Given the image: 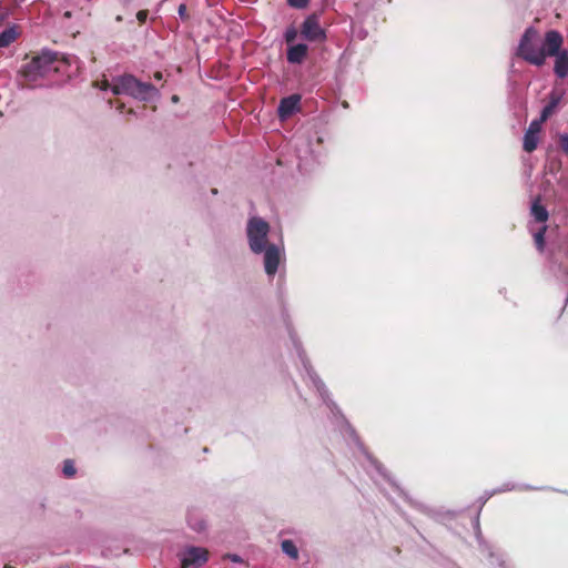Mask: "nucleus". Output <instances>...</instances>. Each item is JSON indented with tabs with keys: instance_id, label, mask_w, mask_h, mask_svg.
Masks as SVG:
<instances>
[{
	"instance_id": "5",
	"label": "nucleus",
	"mask_w": 568,
	"mask_h": 568,
	"mask_svg": "<svg viewBox=\"0 0 568 568\" xmlns=\"http://www.w3.org/2000/svg\"><path fill=\"white\" fill-rule=\"evenodd\" d=\"M268 224L262 219L253 217L247 225V236L251 248H264Z\"/></svg>"
},
{
	"instance_id": "7",
	"label": "nucleus",
	"mask_w": 568,
	"mask_h": 568,
	"mask_svg": "<svg viewBox=\"0 0 568 568\" xmlns=\"http://www.w3.org/2000/svg\"><path fill=\"white\" fill-rule=\"evenodd\" d=\"M302 36L308 41H320L325 38V32L321 28L318 19L315 16H310L302 24Z\"/></svg>"
},
{
	"instance_id": "21",
	"label": "nucleus",
	"mask_w": 568,
	"mask_h": 568,
	"mask_svg": "<svg viewBox=\"0 0 568 568\" xmlns=\"http://www.w3.org/2000/svg\"><path fill=\"white\" fill-rule=\"evenodd\" d=\"M559 139L561 149L568 154V134H561Z\"/></svg>"
},
{
	"instance_id": "20",
	"label": "nucleus",
	"mask_w": 568,
	"mask_h": 568,
	"mask_svg": "<svg viewBox=\"0 0 568 568\" xmlns=\"http://www.w3.org/2000/svg\"><path fill=\"white\" fill-rule=\"evenodd\" d=\"M554 106H555V103H552V104H550V105H547V106L542 110L541 115H540V120H541L542 122H545V121L548 119V116L551 114Z\"/></svg>"
},
{
	"instance_id": "8",
	"label": "nucleus",
	"mask_w": 568,
	"mask_h": 568,
	"mask_svg": "<svg viewBox=\"0 0 568 568\" xmlns=\"http://www.w3.org/2000/svg\"><path fill=\"white\" fill-rule=\"evenodd\" d=\"M301 97L297 94L284 98L278 105L280 118L284 120L292 115L298 109Z\"/></svg>"
},
{
	"instance_id": "22",
	"label": "nucleus",
	"mask_w": 568,
	"mask_h": 568,
	"mask_svg": "<svg viewBox=\"0 0 568 568\" xmlns=\"http://www.w3.org/2000/svg\"><path fill=\"white\" fill-rule=\"evenodd\" d=\"M226 557H227L229 559H231L232 561H234V562H241V561H242L241 557H240V556H237V555H231V554H229Z\"/></svg>"
},
{
	"instance_id": "1",
	"label": "nucleus",
	"mask_w": 568,
	"mask_h": 568,
	"mask_svg": "<svg viewBox=\"0 0 568 568\" xmlns=\"http://www.w3.org/2000/svg\"><path fill=\"white\" fill-rule=\"evenodd\" d=\"M99 87L101 90L110 88L115 95L128 94L139 100H146L156 93L153 85L140 82L132 75L120 77L111 85L108 80H103Z\"/></svg>"
},
{
	"instance_id": "19",
	"label": "nucleus",
	"mask_w": 568,
	"mask_h": 568,
	"mask_svg": "<svg viewBox=\"0 0 568 568\" xmlns=\"http://www.w3.org/2000/svg\"><path fill=\"white\" fill-rule=\"evenodd\" d=\"M546 231V226H542L540 230H538L535 234V241L538 246L544 245V232Z\"/></svg>"
},
{
	"instance_id": "14",
	"label": "nucleus",
	"mask_w": 568,
	"mask_h": 568,
	"mask_svg": "<svg viewBox=\"0 0 568 568\" xmlns=\"http://www.w3.org/2000/svg\"><path fill=\"white\" fill-rule=\"evenodd\" d=\"M538 144V134L525 133L524 150L528 153L532 152Z\"/></svg>"
},
{
	"instance_id": "6",
	"label": "nucleus",
	"mask_w": 568,
	"mask_h": 568,
	"mask_svg": "<svg viewBox=\"0 0 568 568\" xmlns=\"http://www.w3.org/2000/svg\"><path fill=\"white\" fill-rule=\"evenodd\" d=\"M209 560V550L202 547H189L185 549L181 566L182 568H199L205 565Z\"/></svg>"
},
{
	"instance_id": "10",
	"label": "nucleus",
	"mask_w": 568,
	"mask_h": 568,
	"mask_svg": "<svg viewBox=\"0 0 568 568\" xmlns=\"http://www.w3.org/2000/svg\"><path fill=\"white\" fill-rule=\"evenodd\" d=\"M307 54V45L306 44H295L291 45L287 50V60L291 63H301Z\"/></svg>"
},
{
	"instance_id": "25",
	"label": "nucleus",
	"mask_w": 568,
	"mask_h": 568,
	"mask_svg": "<svg viewBox=\"0 0 568 568\" xmlns=\"http://www.w3.org/2000/svg\"><path fill=\"white\" fill-rule=\"evenodd\" d=\"M172 100H173L174 102H176V101H178V97H176V95H173Z\"/></svg>"
},
{
	"instance_id": "16",
	"label": "nucleus",
	"mask_w": 568,
	"mask_h": 568,
	"mask_svg": "<svg viewBox=\"0 0 568 568\" xmlns=\"http://www.w3.org/2000/svg\"><path fill=\"white\" fill-rule=\"evenodd\" d=\"M542 121L540 119L534 120L530 124L526 133L539 134L542 125Z\"/></svg>"
},
{
	"instance_id": "4",
	"label": "nucleus",
	"mask_w": 568,
	"mask_h": 568,
	"mask_svg": "<svg viewBox=\"0 0 568 568\" xmlns=\"http://www.w3.org/2000/svg\"><path fill=\"white\" fill-rule=\"evenodd\" d=\"M58 57L55 53L50 51H43L40 55L34 57L24 67V74L30 80H37L39 77H43L50 72H57Z\"/></svg>"
},
{
	"instance_id": "2",
	"label": "nucleus",
	"mask_w": 568,
	"mask_h": 568,
	"mask_svg": "<svg viewBox=\"0 0 568 568\" xmlns=\"http://www.w3.org/2000/svg\"><path fill=\"white\" fill-rule=\"evenodd\" d=\"M516 54L532 65L541 67L545 64L547 48L545 41L539 47V33L535 28L530 27L525 30Z\"/></svg>"
},
{
	"instance_id": "15",
	"label": "nucleus",
	"mask_w": 568,
	"mask_h": 568,
	"mask_svg": "<svg viewBox=\"0 0 568 568\" xmlns=\"http://www.w3.org/2000/svg\"><path fill=\"white\" fill-rule=\"evenodd\" d=\"M77 473L73 462L71 459L64 460L63 464V474L65 477H72Z\"/></svg>"
},
{
	"instance_id": "11",
	"label": "nucleus",
	"mask_w": 568,
	"mask_h": 568,
	"mask_svg": "<svg viewBox=\"0 0 568 568\" xmlns=\"http://www.w3.org/2000/svg\"><path fill=\"white\" fill-rule=\"evenodd\" d=\"M531 215L535 221L539 223H545L548 220V212L545 206L540 205L538 202H535L531 206Z\"/></svg>"
},
{
	"instance_id": "18",
	"label": "nucleus",
	"mask_w": 568,
	"mask_h": 568,
	"mask_svg": "<svg viewBox=\"0 0 568 568\" xmlns=\"http://www.w3.org/2000/svg\"><path fill=\"white\" fill-rule=\"evenodd\" d=\"M310 0H287L288 4L296 9L306 8Z\"/></svg>"
},
{
	"instance_id": "17",
	"label": "nucleus",
	"mask_w": 568,
	"mask_h": 568,
	"mask_svg": "<svg viewBox=\"0 0 568 568\" xmlns=\"http://www.w3.org/2000/svg\"><path fill=\"white\" fill-rule=\"evenodd\" d=\"M297 37V30L294 27H291L285 32V40L287 43L294 42Z\"/></svg>"
},
{
	"instance_id": "9",
	"label": "nucleus",
	"mask_w": 568,
	"mask_h": 568,
	"mask_svg": "<svg viewBox=\"0 0 568 568\" xmlns=\"http://www.w3.org/2000/svg\"><path fill=\"white\" fill-rule=\"evenodd\" d=\"M280 253L281 251H265L264 265L268 275H274L277 272L281 262Z\"/></svg>"
},
{
	"instance_id": "3",
	"label": "nucleus",
	"mask_w": 568,
	"mask_h": 568,
	"mask_svg": "<svg viewBox=\"0 0 568 568\" xmlns=\"http://www.w3.org/2000/svg\"><path fill=\"white\" fill-rule=\"evenodd\" d=\"M564 38L557 30H549L545 34L547 58L555 57L554 71L556 75L564 79L568 75V51L561 50Z\"/></svg>"
},
{
	"instance_id": "23",
	"label": "nucleus",
	"mask_w": 568,
	"mask_h": 568,
	"mask_svg": "<svg viewBox=\"0 0 568 568\" xmlns=\"http://www.w3.org/2000/svg\"><path fill=\"white\" fill-rule=\"evenodd\" d=\"M136 17H138L139 21L143 22L146 19V12L145 11H140V12H138Z\"/></svg>"
},
{
	"instance_id": "12",
	"label": "nucleus",
	"mask_w": 568,
	"mask_h": 568,
	"mask_svg": "<svg viewBox=\"0 0 568 568\" xmlns=\"http://www.w3.org/2000/svg\"><path fill=\"white\" fill-rule=\"evenodd\" d=\"M17 39V32L13 28L6 29L0 33V48H6Z\"/></svg>"
},
{
	"instance_id": "24",
	"label": "nucleus",
	"mask_w": 568,
	"mask_h": 568,
	"mask_svg": "<svg viewBox=\"0 0 568 568\" xmlns=\"http://www.w3.org/2000/svg\"><path fill=\"white\" fill-rule=\"evenodd\" d=\"M185 13H186V6L185 4H180V7H179V14L181 17H185Z\"/></svg>"
},
{
	"instance_id": "13",
	"label": "nucleus",
	"mask_w": 568,
	"mask_h": 568,
	"mask_svg": "<svg viewBox=\"0 0 568 568\" xmlns=\"http://www.w3.org/2000/svg\"><path fill=\"white\" fill-rule=\"evenodd\" d=\"M281 548H282L283 552L286 554L287 556H290L291 558H293V559L298 558V550L292 540H290V539L283 540L281 544Z\"/></svg>"
}]
</instances>
